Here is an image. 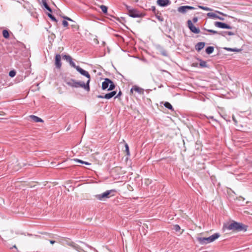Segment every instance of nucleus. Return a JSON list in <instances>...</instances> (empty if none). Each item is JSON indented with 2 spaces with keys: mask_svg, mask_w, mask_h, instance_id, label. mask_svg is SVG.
Instances as JSON below:
<instances>
[{
  "mask_svg": "<svg viewBox=\"0 0 252 252\" xmlns=\"http://www.w3.org/2000/svg\"><path fill=\"white\" fill-rule=\"evenodd\" d=\"M196 9V8L193 6L185 5L179 7L178 8V11L181 13L185 14L189 10H194Z\"/></svg>",
  "mask_w": 252,
  "mask_h": 252,
  "instance_id": "obj_7",
  "label": "nucleus"
},
{
  "mask_svg": "<svg viewBox=\"0 0 252 252\" xmlns=\"http://www.w3.org/2000/svg\"><path fill=\"white\" fill-rule=\"evenodd\" d=\"M193 65L194 66H195V67L197 66V63H196V64H195V63H193Z\"/></svg>",
  "mask_w": 252,
  "mask_h": 252,
  "instance_id": "obj_51",
  "label": "nucleus"
},
{
  "mask_svg": "<svg viewBox=\"0 0 252 252\" xmlns=\"http://www.w3.org/2000/svg\"><path fill=\"white\" fill-rule=\"evenodd\" d=\"M2 35L5 38H8L9 37V34L8 31L6 30H3Z\"/></svg>",
  "mask_w": 252,
  "mask_h": 252,
  "instance_id": "obj_29",
  "label": "nucleus"
},
{
  "mask_svg": "<svg viewBox=\"0 0 252 252\" xmlns=\"http://www.w3.org/2000/svg\"><path fill=\"white\" fill-rule=\"evenodd\" d=\"M198 60L200 61L199 66L200 67L203 68L208 67L206 62L203 61L201 59H198Z\"/></svg>",
  "mask_w": 252,
  "mask_h": 252,
  "instance_id": "obj_24",
  "label": "nucleus"
},
{
  "mask_svg": "<svg viewBox=\"0 0 252 252\" xmlns=\"http://www.w3.org/2000/svg\"><path fill=\"white\" fill-rule=\"evenodd\" d=\"M43 8L47 10L50 13L52 12V10L50 8V7L48 5L47 2H44V3L43 4Z\"/></svg>",
  "mask_w": 252,
  "mask_h": 252,
  "instance_id": "obj_27",
  "label": "nucleus"
},
{
  "mask_svg": "<svg viewBox=\"0 0 252 252\" xmlns=\"http://www.w3.org/2000/svg\"><path fill=\"white\" fill-rule=\"evenodd\" d=\"M16 75V71L14 70H12L9 71V76L11 77H14Z\"/></svg>",
  "mask_w": 252,
  "mask_h": 252,
  "instance_id": "obj_35",
  "label": "nucleus"
},
{
  "mask_svg": "<svg viewBox=\"0 0 252 252\" xmlns=\"http://www.w3.org/2000/svg\"><path fill=\"white\" fill-rule=\"evenodd\" d=\"M226 227L228 230H232L233 231H236L238 232H245L247 230L248 226L242 223L233 221L231 223L228 224Z\"/></svg>",
  "mask_w": 252,
  "mask_h": 252,
  "instance_id": "obj_3",
  "label": "nucleus"
},
{
  "mask_svg": "<svg viewBox=\"0 0 252 252\" xmlns=\"http://www.w3.org/2000/svg\"><path fill=\"white\" fill-rule=\"evenodd\" d=\"M126 8L128 11V15L132 18H139L144 16V15L137 9L131 8L130 6L126 5Z\"/></svg>",
  "mask_w": 252,
  "mask_h": 252,
  "instance_id": "obj_4",
  "label": "nucleus"
},
{
  "mask_svg": "<svg viewBox=\"0 0 252 252\" xmlns=\"http://www.w3.org/2000/svg\"><path fill=\"white\" fill-rule=\"evenodd\" d=\"M55 64L57 68L60 69L62 67L61 57L59 54L55 56Z\"/></svg>",
  "mask_w": 252,
  "mask_h": 252,
  "instance_id": "obj_10",
  "label": "nucleus"
},
{
  "mask_svg": "<svg viewBox=\"0 0 252 252\" xmlns=\"http://www.w3.org/2000/svg\"><path fill=\"white\" fill-rule=\"evenodd\" d=\"M83 164H85L86 165H91V163L88 162H87V161H84V163Z\"/></svg>",
  "mask_w": 252,
  "mask_h": 252,
  "instance_id": "obj_43",
  "label": "nucleus"
},
{
  "mask_svg": "<svg viewBox=\"0 0 252 252\" xmlns=\"http://www.w3.org/2000/svg\"><path fill=\"white\" fill-rule=\"evenodd\" d=\"M198 7L201 9L206 10V11H211V9L210 8L206 7V6H204L198 5Z\"/></svg>",
  "mask_w": 252,
  "mask_h": 252,
  "instance_id": "obj_33",
  "label": "nucleus"
},
{
  "mask_svg": "<svg viewBox=\"0 0 252 252\" xmlns=\"http://www.w3.org/2000/svg\"><path fill=\"white\" fill-rule=\"evenodd\" d=\"M164 106L168 108V109L170 110L171 111H174V108L173 107V106H172V105L168 102H165L164 103Z\"/></svg>",
  "mask_w": 252,
  "mask_h": 252,
  "instance_id": "obj_21",
  "label": "nucleus"
},
{
  "mask_svg": "<svg viewBox=\"0 0 252 252\" xmlns=\"http://www.w3.org/2000/svg\"><path fill=\"white\" fill-rule=\"evenodd\" d=\"M13 248H15L16 249H17V247H16V245H14V246H13Z\"/></svg>",
  "mask_w": 252,
  "mask_h": 252,
  "instance_id": "obj_52",
  "label": "nucleus"
},
{
  "mask_svg": "<svg viewBox=\"0 0 252 252\" xmlns=\"http://www.w3.org/2000/svg\"><path fill=\"white\" fill-rule=\"evenodd\" d=\"M197 21H198V17H194L193 18V19H192V22H193V23H195L197 22Z\"/></svg>",
  "mask_w": 252,
  "mask_h": 252,
  "instance_id": "obj_41",
  "label": "nucleus"
},
{
  "mask_svg": "<svg viewBox=\"0 0 252 252\" xmlns=\"http://www.w3.org/2000/svg\"><path fill=\"white\" fill-rule=\"evenodd\" d=\"M217 19H220V20H222V21L224 20V19L223 18H222L221 17H220V16H219V18H218Z\"/></svg>",
  "mask_w": 252,
  "mask_h": 252,
  "instance_id": "obj_44",
  "label": "nucleus"
},
{
  "mask_svg": "<svg viewBox=\"0 0 252 252\" xmlns=\"http://www.w3.org/2000/svg\"><path fill=\"white\" fill-rule=\"evenodd\" d=\"M203 30H204L205 31H206L208 32L212 33H213L214 34H219V32H217L216 31L213 30H209V29H206V28H203Z\"/></svg>",
  "mask_w": 252,
  "mask_h": 252,
  "instance_id": "obj_30",
  "label": "nucleus"
},
{
  "mask_svg": "<svg viewBox=\"0 0 252 252\" xmlns=\"http://www.w3.org/2000/svg\"><path fill=\"white\" fill-rule=\"evenodd\" d=\"M122 93L121 91L120 90V91L118 92L117 95L115 97V98H119L122 95Z\"/></svg>",
  "mask_w": 252,
  "mask_h": 252,
  "instance_id": "obj_38",
  "label": "nucleus"
},
{
  "mask_svg": "<svg viewBox=\"0 0 252 252\" xmlns=\"http://www.w3.org/2000/svg\"><path fill=\"white\" fill-rule=\"evenodd\" d=\"M218 13H219L220 15H225L223 13L220 12V11H217Z\"/></svg>",
  "mask_w": 252,
  "mask_h": 252,
  "instance_id": "obj_49",
  "label": "nucleus"
},
{
  "mask_svg": "<svg viewBox=\"0 0 252 252\" xmlns=\"http://www.w3.org/2000/svg\"><path fill=\"white\" fill-rule=\"evenodd\" d=\"M209 118L210 119H212L213 121H215L217 122L215 119H214V117L213 116H210Z\"/></svg>",
  "mask_w": 252,
  "mask_h": 252,
  "instance_id": "obj_48",
  "label": "nucleus"
},
{
  "mask_svg": "<svg viewBox=\"0 0 252 252\" xmlns=\"http://www.w3.org/2000/svg\"><path fill=\"white\" fill-rule=\"evenodd\" d=\"M219 34L222 36H226L227 35H234L235 34L234 32L230 31H221L220 32Z\"/></svg>",
  "mask_w": 252,
  "mask_h": 252,
  "instance_id": "obj_18",
  "label": "nucleus"
},
{
  "mask_svg": "<svg viewBox=\"0 0 252 252\" xmlns=\"http://www.w3.org/2000/svg\"><path fill=\"white\" fill-rule=\"evenodd\" d=\"M91 79H88L86 83L83 81H78L72 78H66L64 79V82L69 86L72 88H82L87 91H89L90 82Z\"/></svg>",
  "mask_w": 252,
  "mask_h": 252,
  "instance_id": "obj_1",
  "label": "nucleus"
},
{
  "mask_svg": "<svg viewBox=\"0 0 252 252\" xmlns=\"http://www.w3.org/2000/svg\"><path fill=\"white\" fill-rule=\"evenodd\" d=\"M47 15L53 21H54L55 22H58L56 17L55 16H54L52 14H51V13H48Z\"/></svg>",
  "mask_w": 252,
  "mask_h": 252,
  "instance_id": "obj_31",
  "label": "nucleus"
},
{
  "mask_svg": "<svg viewBox=\"0 0 252 252\" xmlns=\"http://www.w3.org/2000/svg\"><path fill=\"white\" fill-rule=\"evenodd\" d=\"M224 49L228 51H232V52H240L241 51V49H237V48H228V47H225L224 48Z\"/></svg>",
  "mask_w": 252,
  "mask_h": 252,
  "instance_id": "obj_25",
  "label": "nucleus"
},
{
  "mask_svg": "<svg viewBox=\"0 0 252 252\" xmlns=\"http://www.w3.org/2000/svg\"><path fill=\"white\" fill-rule=\"evenodd\" d=\"M56 242L54 240H50V243L51 244H54Z\"/></svg>",
  "mask_w": 252,
  "mask_h": 252,
  "instance_id": "obj_45",
  "label": "nucleus"
},
{
  "mask_svg": "<svg viewBox=\"0 0 252 252\" xmlns=\"http://www.w3.org/2000/svg\"><path fill=\"white\" fill-rule=\"evenodd\" d=\"M116 87L115 85L113 83V82L111 80V83L109 84V88H108V91H113L115 89Z\"/></svg>",
  "mask_w": 252,
  "mask_h": 252,
  "instance_id": "obj_26",
  "label": "nucleus"
},
{
  "mask_svg": "<svg viewBox=\"0 0 252 252\" xmlns=\"http://www.w3.org/2000/svg\"><path fill=\"white\" fill-rule=\"evenodd\" d=\"M154 14L155 15L156 18L159 21L162 22L164 21V18H163L161 13L159 11L155 13Z\"/></svg>",
  "mask_w": 252,
  "mask_h": 252,
  "instance_id": "obj_20",
  "label": "nucleus"
},
{
  "mask_svg": "<svg viewBox=\"0 0 252 252\" xmlns=\"http://www.w3.org/2000/svg\"><path fill=\"white\" fill-rule=\"evenodd\" d=\"M197 241L199 242L200 245H206L210 243V240L209 237H196Z\"/></svg>",
  "mask_w": 252,
  "mask_h": 252,
  "instance_id": "obj_9",
  "label": "nucleus"
},
{
  "mask_svg": "<svg viewBox=\"0 0 252 252\" xmlns=\"http://www.w3.org/2000/svg\"><path fill=\"white\" fill-rule=\"evenodd\" d=\"M157 49L158 53L162 55L163 56H165V57L167 56V53L166 50L164 48H163L162 47H161L159 45H158L157 47Z\"/></svg>",
  "mask_w": 252,
  "mask_h": 252,
  "instance_id": "obj_14",
  "label": "nucleus"
},
{
  "mask_svg": "<svg viewBox=\"0 0 252 252\" xmlns=\"http://www.w3.org/2000/svg\"><path fill=\"white\" fill-rule=\"evenodd\" d=\"M157 4L160 6L164 7L171 4L170 0H158Z\"/></svg>",
  "mask_w": 252,
  "mask_h": 252,
  "instance_id": "obj_12",
  "label": "nucleus"
},
{
  "mask_svg": "<svg viewBox=\"0 0 252 252\" xmlns=\"http://www.w3.org/2000/svg\"><path fill=\"white\" fill-rule=\"evenodd\" d=\"M62 24L64 27H67L68 26V23L66 20L63 21Z\"/></svg>",
  "mask_w": 252,
  "mask_h": 252,
  "instance_id": "obj_36",
  "label": "nucleus"
},
{
  "mask_svg": "<svg viewBox=\"0 0 252 252\" xmlns=\"http://www.w3.org/2000/svg\"><path fill=\"white\" fill-rule=\"evenodd\" d=\"M188 26L190 31L194 33H199L200 32V30L198 28L195 27L192 22L190 20H188L187 21Z\"/></svg>",
  "mask_w": 252,
  "mask_h": 252,
  "instance_id": "obj_6",
  "label": "nucleus"
},
{
  "mask_svg": "<svg viewBox=\"0 0 252 252\" xmlns=\"http://www.w3.org/2000/svg\"><path fill=\"white\" fill-rule=\"evenodd\" d=\"M63 58L68 62L70 65L75 68L81 75L86 77L88 79H91V75L89 72L83 69L79 66L76 65L75 63L73 62L72 58L69 55H64L63 56Z\"/></svg>",
  "mask_w": 252,
  "mask_h": 252,
  "instance_id": "obj_2",
  "label": "nucleus"
},
{
  "mask_svg": "<svg viewBox=\"0 0 252 252\" xmlns=\"http://www.w3.org/2000/svg\"><path fill=\"white\" fill-rule=\"evenodd\" d=\"M209 118L210 119H212L213 121H215L217 122L215 119H214V117L213 116H210Z\"/></svg>",
  "mask_w": 252,
  "mask_h": 252,
  "instance_id": "obj_47",
  "label": "nucleus"
},
{
  "mask_svg": "<svg viewBox=\"0 0 252 252\" xmlns=\"http://www.w3.org/2000/svg\"><path fill=\"white\" fill-rule=\"evenodd\" d=\"M74 160V161H76L77 162H79V163H82V164L84 163V161H83V160H82L81 159L75 158Z\"/></svg>",
  "mask_w": 252,
  "mask_h": 252,
  "instance_id": "obj_40",
  "label": "nucleus"
},
{
  "mask_svg": "<svg viewBox=\"0 0 252 252\" xmlns=\"http://www.w3.org/2000/svg\"><path fill=\"white\" fill-rule=\"evenodd\" d=\"M208 17L213 18V19H217L219 18V16L217 15L216 13L213 12H209L207 14Z\"/></svg>",
  "mask_w": 252,
  "mask_h": 252,
  "instance_id": "obj_23",
  "label": "nucleus"
},
{
  "mask_svg": "<svg viewBox=\"0 0 252 252\" xmlns=\"http://www.w3.org/2000/svg\"><path fill=\"white\" fill-rule=\"evenodd\" d=\"M30 117L32 119V120L34 122H43V120L42 119L36 116L31 115Z\"/></svg>",
  "mask_w": 252,
  "mask_h": 252,
  "instance_id": "obj_19",
  "label": "nucleus"
},
{
  "mask_svg": "<svg viewBox=\"0 0 252 252\" xmlns=\"http://www.w3.org/2000/svg\"><path fill=\"white\" fill-rule=\"evenodd\" d=\"M214 25L216 27L220 28V29H232V27H231L229 25H228L225 23H222L221 22H218V21L215 22L214 23Z\"/></svg>",
  "mask_w": 252,
  "mask_h": 252,
  "instance_id": "obj_8",
  "label": "nucleus"
},
{
  "mask_svg": "<svg viewBox=\"0 0 252 252\" xmlns=\"http://www.w3.org/2000/svg\"><path fill=\"white\" fill-rule=\"evenodd\" d=\"M205 43L204 42H199L195 45V49L197 52H199L204 48Z\"/></svg>",
  "mask_w": 252,
  "mask_h": 252,
  "instance_id": "obj_15",
  "label": "nucleus"
},
{
  "mask_svg": "<svg viewBox=\"0 0 252 252\" xmlns=\"http://www.w3.org/2000/svg\"><path fill=\"white\" fill-rule=\"evenodd\" d=\"M220 237V234L219 233H216L211 236H209V239L210 240V242L212 243L215 241L216 239H218Z\"/></svg>",
  "mask_w": 252,
  "mask_h": 252,
  "instance_id": "obj_17",
  "label": "nucleus"
},
{
  "mask_svg": "<svg viewBox=\"0 0 252 252\" xmlns=\"http://www.w3.org/2000/svg\"><path fill=\"white\" fill-rule=\"evenodd\" d=\"M214 50V48L213 46H209L206 48L205 51L207 54H212Z\"/></svg>",
  "mask_w": 252,
  "mask_h": 252,
  "instance_id": "obj_22",
  "label": "nucleus"
},
{
  "mask_svg": "<svg viewBox=\"0 0 252 252\" xmlns=\"http://www.w3.org/2000/svg\"><path fill=\"white\" fill-rule=\"evenodd\" d=\"M64 19H65V20H67V21H73V20L70 18L69 17H68L67 16H63L62 17Z\"/></svg>",
  "mask_w": 252,
  "mask_h": 252,
  "instance_id": "obj_39",
  "label": "nucleus"
},
{
  "mask_svg": "<svg viewBox=\"0 0 252 252\" xmlns=\"http://www.w3.org/2000/svg\"><path fill=\"white\" fill-rule=\"evenodd\" d=\"M112 192H116V190L115 189L108 190L101 194L95 195V197L99 200H102L106 198H110L111 194Z\"/></svg>",
  "mask_w": 252,
  "mask_h": 252,
  "instance_id": "obj_5",
  "label": "nucleus"
},
{
  "mask_svg": "<svg viewBox=\"0 0 252 252\" xmlns=\"http://www.w3.org/2000/svg\"><path fill=\"white\" fill-rule=\"evenodd\" d=\"M117 94V92L115 91H113L110 93H107L104 95L105 99H110L114 96Z\"/></svg>",
  "mask_w": 252,
  "mask_h": 252,
  "instance_id": "obj_16",
  "label": "nucleus"
},
{
  "mask_svg": "<svg viewBox=\"0 0 252 252\" xmlns=\"http://www.w3.org/2000/svg\"><path fill=\"white\" fill-rule=\"evenodd\" d=\"M173 229L176 232H178L181 229L180 226L178 224H175L173 226Z\"/></svg>",
  "mask_w": 252,
  "mask_h": 252,
  "instance_id": "obj_34",
  "label": "nucleus"
},
{
  "mask_svg": "<svg viewBox=\"0 0 252 252\" xmlns=\"http://www.w3.org/2000/svg\"><path fill=\"white\" fill-rule=\"evenodd\" d=\"M133 91L137 92L140 94H143L144 93V90L143 89L139 87L136 85L133 86L130 89V93L132 94Z\"/></svg>",
  "mask_w": 252,
  "mask_h": 252,
  "instance_id": "obj_11",
  "label": "nucleus"
},
{
  "mask_svg": "<svg viewBox=\"0 0 252 252\" xmlns=\"http://www.w3.org/2000/svg\"><path fill=\"white\" fill-rule=\"evenodd\" d=\"M151 10L153 12L154 14L156 13V12H158V11L157 10L156 8V7L155 6H152L151 7Z\"/></svg>",
  "mask_w": 252,
  "mask_h": 252,
  "instance_id": "obj_37",
  "label": "nucleus"
},
{
  "mask_svg": "<svg viewBox=\"0 0 252 252\" xmlns=\"http://www.w3.org/2000/svg\"><path fill=\"white\" fill-rule=\"evenodd\" d=\"M42 0V4H44V2H47L46 0Z\"/></svg>",
  "mask_w": 252,
  "mask_h": 252,
  "instance_id": "obj_50",
  "label": "nucleus"
},
{
  "mask_svg": "<svg viewBox=\"0 0 252 252\" xmlns=\"http://www.w3.org/2000/svg\"><path fill=\"white\" fill-rule=\"evenodd\" d=\"M232 119H233V121H234L235 123H237V121H236V120L234 116H233Z\"/></svg>",
  "mask_w": 252,
  "mask_h": 252,
  "instance_id": "obj_46",
  "label": "nucleus"
},
{
  "mask_svg": "<svg viewBox=\"0 0 252 252\" xmlns=\"http://www.w3.org/2000/svg\"><path fill=\"white\" fill-rule=\"evenodd\" d=\"M111 79L108 78H106L104 79V81L102 83V89L103 90H105L106 89L108 88L109 86V84L111 83Z\"/></svg>",
  "mask_w": 252,
  "mask_h": 252,
  "instance_id": "obj_13",
  "label": "nucleus"
},
{
  "mask_svg": "<svg viewBox=\"0 0 252 252\" xmlns=\"http://www.w3.org/2000/svg\"><path fill=\"white\" fill-rule=\"evenodd\" d=\"M100 8L104 14H107L108 7L106 6L101 5L100 6Z\"/></svg>",
  "mask_w": 252,
  "mask_h": 252,
  "instance_id": "obj_28",
  "label": "nucleus"
},
{
  "mask_svg": "<svg viewBox=\"0 0 252 252\" xmlns=\"http://www.w3.org/2000/svg\"><path fill=\"white\" fill-rule=\"evenodd\" d=\"M97 97L99 98H105V97H104V95H98L97 96Z\"/></svg>",
  "mask_w": 252,
  "mask_h": 252,
  "instance_id": "obj_42",
  "label": "nucleus"
},
{
  "mask_svg": "<svg viewBox=\"0 0 252 252\" xmlns=\"http://www.w3.org/2000/svg\"><path fill=\"white\" fill-rule=\"evenodd\" d=\"M125 148H126V153L127 156L130 155V152L129 150V146L127 143H125Z\"/></svg>",
  "mask_w": 252,
  "mask_h": 252,
  "instance_id": "obj_32",
  "label": "nucleus"
}]
</instances>
